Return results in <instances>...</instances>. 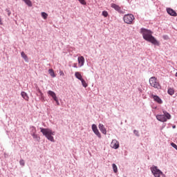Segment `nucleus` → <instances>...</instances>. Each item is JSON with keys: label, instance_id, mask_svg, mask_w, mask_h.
<instances>
[{"label": "nucleus", "instance_id": "32", "mask_svg": "<svg viewBox=\"0 0 177 177\" xmlns=\"http://www.w3.org/2000/svg\"><path fill=\"white\" fill-rule=\"evenodd\" d=\"M6 11L8 12V16H10L11 15V11L8 9H6Z\"/></svg>", "mask_w": 177, "mask_h": 177}, {"label": "nucleus", "instance_id": "22", "mask_svg": "<svg viewBox=\"0 0 177 177\" xmlns=\"http://www.w3.org/2000/svg\"><path fill=\"white\" fill-rule=\"evenodd\" d=\"M41 17H43V19H47L48 15L44 12L41 13Z\"/></svg>", "mask_w": 177, "mask_h": 177}, {"label": "nucleus", "instance_id": "36", "mask_svg": "<svg viewBox=\"0 0 177 177\" xmlns=\"http://www.w3.org/2000/svg\"><path fill=\"white\" fill-rule=\"evenodd\" d=\"M39 93H41V91L39 90Z\"/></svg>", "mask_w": 177, "mask_h": 177}, {"label": "nucleus", "instance_id": "10", "mask_svg": "<svg viewBox=\"0 0 177 177\" xmlns=\"http://www.w3.org/2000/svg\"><path fill=\"white\" fill-rule=\"evenodd\" d=\"M151 97H152L153 100L158 104H162L163 102L162 99L158 95H154L153 94H151Z\"/></svg>", "mask_w": 177, "mask_h": 177}, {"label": "nucleus", "instance_id": "6", "mask_svg": "<svg viewBox=\"0 0 177 177\" xmlns=\"http://www.w3.org/2000/svg\"><path fill=\"white\" fill-rule=\"evenodd\" d=\"M135 19L136 18H135L134 15H131V14L125 15L123 17V20H124V23H126L127 24H133Z\"/></svg>", "mask_w": 177, "mask_h": 177}, {"label": "nucleus", "instance_id": "31", "mask_svg": "<svg viewBox=\"0 0 177 177\" xmlns=\"http://www.w3.org/2000/svg\"><path fill=\"white\" fill-rule=\"evenodd\" d=\"M171 146H172V147H174V149H176L177 150V145L175 143L172 142L171 144Z\"/></svg>", "mask_w": 177, "mask_h": 177}, {"label": "nucleus", "instance_id": "2", "mask_svg": "<svg viewBox=\"0 0 177 177\" xmlns=\"http://www.w3.org/2000/svg\"><path fill=\"white\" fill-rule=\"evenodd\" d=\"M41 133L48 139V140H50V142H55V139L53 137V135H55V132L53 131L50 129H44L40 127Z\"/></svg>", "mask_w": 177, "mask_h": 177}, {"label": "nucleus", "instance_id": "30", "mask_svg": "<svg viewBox=\"0 0 177 177\" xmlns=\"http://www.w3.org/2000/svg\"><path fill=\"white\" fill-rule=\"evenodd\" d=\"M54 100L55 101V102H56V104H57V106H59V105H60V103H59V100H58L57 97L55 98Z\"/></svg>", "mask_w": 177, "mask_h": 177}, {"label": "nucleus", "instance_id": "38", "mask_svg": "<svg viewBox=\"0 0 177 177\" xmlns=\"http://www.w3.org/2000/svg\"><path fill=\"white\" fill-rule=\"evenodd\" d=\"M176 21H177V18H176Z\"/></svg>", "mask_w": 177, "mask_h": 177}, {"label": "nucleus", "instance_id": "18", "mask_svg": "<svg viewBox=\"0 0 177 177\" xmlns=\"http://www.w3.org/2000/svg\"><path fill=\"white\" fill-rule=\"evenodd\" d=\"M26 4H27L28 6L32 7V3L30 0H22Z\"/></svg>", "mask_w": 177, "mask_h": 177}, {"label": "nucleus", "instance_id": "13", "mask_svg": "<svg viewBox=\"0 0 177 177\" xmlns=\"http://www.w3.org/2000/svg\"><path fill=\"white\" fill-rule=\"evenodd\" d=\"M78 64L80 67L83 66L84 65L85 59L84 57L81 56L80 57H78Z\"/></svg>", "mask_w": 177, "mask_h": 177}, {"label": "nucleus", "instance_id": "24", "mask_svg": "<svg viewBox=\"0 0 177 177\" xmlns=\"http://www.w3.org/2000/svg\"><path fill=\"white\" fill-rule=\"evenodd\" d=\"M31 129V131L30 133H37V130H36V127H30Z\"/></svg>", "mask_w": 177, "mask_h": 177}, {"label": "nucleus", "instance_id": "33", "mask_svg": "<svg viewBox=\"0 0 177 177\" xmlns=\"http://www.w3.org/2000/svg\"><path fill=\"white\" fill-rule=\"evenodd\" d=\"M59 75H62V76H64V71H59Z\"/></svg>", "mask_w": 177, "mask_h": 177}, {"label": "nucleus", "instance_id": "37", "mask_svg": "<svg viewBox=\"0 0 177 177\" xmlns=\"http://www.w3.org/2000/svg\"><path fill=\"white\" fill-rule=\"evenodd\" d=\"M176 76L177 77V72H176Z\"/></svg>", "mask_w": 177, "mask_h": 177}, {"label": "nucleus", "instance_id": "5", "mask_svg": "<svg viewBox=\"0 0 177 177\" xmlns=\"http://www.w3.org/2000/svg\"><path fill=\"white\" fill-rule=\"evenodd\" d=\"M151 171L155 177H165V174L156 166L151 167Z\"/></svg>", "mask_w": 177, "mask_h": 177}, {"label": "nucleus", "instance_id": "25", "mask_svg": "<svg viewBox=\"0 0 177 177\" xmlns=\"http://www.w3.org/2000/svg\"><path fill=\"white\" fill-rule=\"evenodd\" d=\"M102 15L104 17H107L109 16V13L107 11H103L102 12Z\"/></svg>", "mask_w": 177, "mask_h": 177}, {"label": "nucleus", "instance_id": "14", "mask_svg": "<svg viewBox=\"0 0 177 177\" xmlns=\"http://www.w3.org/2000/svg\"><path fill=\"white\" fill-rule=\"evenodd\" d=\"M47 93L48 95H50L52 97L53 100L57 98L56 93L55 92H53V91H48L47 92Z\"/></svg>", "mask_w": 177, "mask_h": 177}, {"label": "nucleus", "instance_id": "15", "mask_svg": "<svg viewBox=\"0 0 177 177\" xmlns=\"http://www.w3.org/2000/svg\"><path fill=\"white\" fill-rule=\"evenodd\" d=\"M21 97H22L26 101H28V100H29V97H28V94H27L26 92L22 91V92L21 93Z\"/></svg>", "mask_w": 177, "mask_h": 177}, {"label": "nucleus", "instance_id": "35", "mask_svg": "<svg viewBox=\"0 0 177 177\" xmlns=\"http://www.w3.org/2000/svg\"><path fill=\"white\" fill-rule=\"evenodd\" d=\"M172 127H173V129H175V128H176V126L174 125Z\"/></svg>", "mask_w": 177, "mask_h": 177}, {"label": "nucleus", "instance_id": "4", "mask_svg": "<svg viewBox=\"0 0 177 177\" xmlns=\"http://www.w3.org/2000/svg\"><path fill=\"white\" fill-rule=\"evenodd\" d=\"M163 115H157L156 119L162 122H167V120L171 119V115L169 113L163 111Z\"/></svg>", "mask_w": 177, "mask_h": 177}, {"label": "nucleus", "instance_id": "11", "mask_svg": "<svg viewBox=\"0 0 177 177\" xmlns=\"http://www.w3.org/2000/svg\"><path fill=\"white\" fill-rule=\"evenodd\" d=\"M98 127H99V129L100 130V131L102 132V133H103L104 135H106L107 131L104 124H99Z\"/></svg>", "mask_w": 177, "mask_h": 177}, {"label": "nucleus", "instance_id": "12", "mask_svg": "<svg viewBox=\"0 0 177 177\" xmlns=\"http://www.w3.org/2000/svg\"><path fill=\"white\" fill-rule=\"evenodd\" d=\"M167 12L169 15L174 16V17H176L177 16V13L175 10H174L171 8H167Z\"/></svg>", "mask_w": 177, "mask_h": 177}, {"label": "nucleus", "instance_id": "1", "mask_svg": "<svg viewBox=\"0 0 177 177\" xmlns=\"http://www.w3.org/2000/svg\"><path fill=\"white\" fill-rule=\"evenodd\" d=\"M141 33L144 39L151 42L153 45L160 46V42L152 35V31L145 28H141Z\"/></svg>", "mask_w": 177, "mask_h": 177}, {"label": "nucleus", "instance_id": "21", "mask_svg": "<svg viewBox=\"0 0 177 177\" xmlns=\"http://www.w3.org/2000/svg\"><path fill=\"white\" fill-rule=\"evenodd\" d=\"M112 167H113V172H114L115 174H117V172H118V167H117V165H116L115 163H113V164L112 165Z\"/></svg>", "mask_w": 177, "mask_h": 177}, {"label": "nucleus", "instance_id": "17", "mask_svg": "<svg viewBox=\"0 0 177 177\" xmlns=\"http://www.w3.org/2000/svg\"><path fill=\"white\" fill-rule=\"evenodd\" d=\"M75 76L76 78H77L79 80H82L83 79L82 75L79 72L75 73Z\"/></svg>", "mask_w": 177, "mask_h": 177}, {"label": "nucleus", "instance_id": "26", "mask_svg": "<svg viewBox=\"0 0 177 177\" xmlns=\"http://www.w3.org/2000/svg\"><path fill=\"white\" fill-rule=\"evenodd\" d=\"M19 164H20V165H21L22 167H24V165H25V161H24L23 159H21V160H19Z\"/></svg>", "mask_w": 177, "mask_h": 177}, {"label": "nucleus", "instance_id": "23", "mask_svg": "<svg viewBox=\"0 0 177 177\" xmlns=\"http://www.w3.org/2000/svg\"><path fill=\"white\" fill-rule=\"evenodd\" d=\"M80 81H81L82 84V86H83L84 87L86 88V87L88 86V84L86 82V81H85L84 79L81 80Z\"/></svg>", "mask_w": 177, "mask_h": 177}, {"label": "nucleus", "instance_id": "28", "mask_svg": "<svg viewBox=\"0 0 177 177\" xmlns=\"http://www.w3.org/2000/svg\"><path fill=\"white\" fill-rule=\"evenodd\" d=\"M31 135L34 139H37L38 138L36 133H31Z\"/></svg>", "mask_w": 177, "mask_h": 177}, {"label": "nucleus", "instance_id": "7", "mask_svg": "<svg viewBox=\"0 0 177 177\" xmlns=\"http://www.w3.org/2000/svg\"><path fill=\"white\" fill-rule=\"evenodd\" d=\"M111 7L118 11L120 14H125V10L122 9L120 6L115 3H111Z\"/></svg>", "mask_w": 177, "mask_h": 177}, {"label": "nucleus", "instance_id": "8", "mask_svg": "<svg viewBox=\"0 0 177 177\" xmlns=\"http://www.w3.org/2000/svg\"><path fill=\"white\" fill-rule=\"evenodd\" d=\"M92 130H93V133H95V135H96V136H97V138H102L101 133L99 131L96 124H92Z\"/></svg>", "mask_w": 177, "mask_h": 177}, {"label": "nucleus", "instance_id": "3", "mask_svg": "<svg viewBox=\"0 0 177 177\" xmlns=\"http://www.w3.org/2000/svg\"><path fill=\"white\" fill-rule=\"evenodd\" d=\"M149 82L150 86L157 89H161V85L160 84V82L157 79V77H151V78H149Z\"/></svg>", "mask_w": 177, "mask_h": 177}, {"label": "nucleus", "instance_id": "19", "mask_svg": "<svg viewBox=\"0 0 177 177\" xmlns=\"http://www.w3.org/2000/svg\"><path fill=\"white\" fill-rule=\"evenodd\" d=\"M48 73H49L51 77H56L53 69H49V70H48Z\"/></svg>", "mask_w": 177, "mask_h": 177}, {"label": "nucleus", "instance_id": "16", "mask_svg": "<svg viewBox=\"0 0 177 177\" xmlns=\"http://www.w3.org/2000/svg\"><path fill=\"white\" fill-rule=\"evenodd\" d=\"M21 56L26 62H28V57L24 52L21 53Z\"/></svg>", "mask_w": 177, "mask_h": 177}, {"label": "nucleus", "instance_id": "29", "mask_svg": "<svg viewBox=\"0 0 177 177\" xmlns=\"http://www.w3.org/2000/svg\"><path fill=\"white\" fill-rule=\"evenodd\" d=\"M80 1V3L83 4V5H86V2L85 1V0H78Z\"/></svg>", "mask_w": 177, "mask_h": 177}, {"label": "nucleus", "instance_id": "20", "mask_svg": "<svg viewBox=\"0 0 177 177\" xmlns=\"http://www.w3.org/2000/svg\"><path fill=\"white\" fill-rule=\"evenodd\" d=\"M167 92L170 95H172L175 93V91L172 88H169Z\"/></svg>", "mask_w": 177, "mask_h": 177}, {"label": "nucleus", "instance_id": "9", "mask_svg": "<svg viewBox=\"0 0 177 177\" xmlns=\"http://www.w3.org/2000/svg\"><path fill=\"white\" fill-rule=\"evenodd\" d=\"M119 142L116 140H113L112 142H111V147H112V149H119Z\"/></svg>", "mask_w": 177, "mask_h": 177}, {"label": "nucleus", "instance_id": "34", "mask_svg": "<svg viewBox=\"0 0 177 177\" xmlns=\"http://www.w3.org/2000/svg\"><path fill=\"white\" fill-rule=\"evenodd\" d=\"M0 25H3L2 19L1 17H0Z\"/></svg>", "mask_w": 177, "mask_h": 177}, {"label": "nucleus", "instance_id": "27", "mask_svg": "<svg viewBox=\"0 0 177 177\" xmlns=\"http://www.w3.org/2000/svg\"><path fill=\"white\" fill-rule=\"evenodd\" d=\"M133 133L136 135V136H140L139 131L137 130H133Z\"/></svg>", "mask_w": 177, "mask_h": 177}]
</instances>
